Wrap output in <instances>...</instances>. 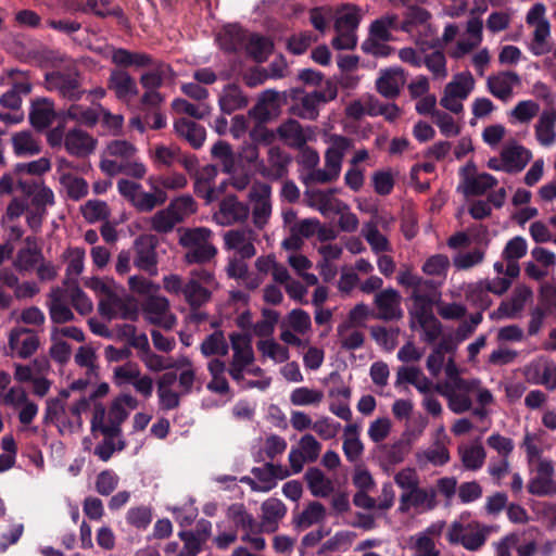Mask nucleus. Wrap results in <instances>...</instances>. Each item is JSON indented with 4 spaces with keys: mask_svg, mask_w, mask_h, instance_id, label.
I'll return each instance as SVG.
<instances>
[{
    "mask_svg": "<svg viewBox=\"0 0 556 556\" xmlns=\"http://www.w3.org/2000/svg\"><path fill=\"white\" fill-rule=\"evenodd\" d=\"M546 8L543 3L533 4L526 15V23L533 28L532 39L528 45L529 51L535 55H544L552 50L548 42L551 38V23L545 16Z\"/></svg>",
    "mask_w": 556,
    "mask_h": 556,
    "instance_id": "9d476101",
    "label": "nucleus"
},
{
    "mask_svg": "<svg viewBox=\"0 0 556 556\" xmlns=\"http://www.w3.org/2000/svg\"><path fill=\"white\" fill-rule=\"evenodd\" d=\"M326 142L329 147L325 153V167L308 173L306 181L326 184L339 177L343 157L351 148L352 141L341 135H328Z\"/></svg>",
    "mask_w": 556,
    "mask_h": 556,
    "instance_id": "0eeeda50",
    "label": "nucleus"
},
{
    "mask_svg": "<svg viewBox=\"0 0 556 556\" xmlns=\"http://www.w3.org/2000/svg\"><path fill=\"white\" fill-rule=\"evenodd\" d=\"M326 516V509L319 502H311L302 513L294 518V525L296 528L304 530L307 529L321 520Z\"/></svg>",
    "mask_w": 556,
    "mask_h": 556,
    "instance_id": "052dcab7",
    "label": "nucleus"
},
{
    "mask_svg": "<svg viewBox=\"0 0 556 556\" xmlns=\"http://www.w3.org/2000/svg\"><path fill=\"white\" fill-rule=\"evenodd\" d=\"M458 455L464 468L471 471L481 469L486 458V452L479 441L459 445Z\"/></svg>",
    "mask_w": 556,
    "mask_h": 556,
    "instance_id": "49530a36",
    "label": "nucleus"
},
{
    "mask_svg": "<svg viewBox=\"0 0 556 556\" xmlns=\"http://www.w3.org/2000/svg\"><path fill=\"white\" fill-rule=\"evenodd\" d=\"M342 450L345 458L350 463H357L364 454V444L361 440V426L357 424H348L343 428Z\"/></svg>",
    "mask_w": 556,
    "mask_h": 556,
    "instance_id": "4c0bfd02",
    "label": "nucleus"
},
{
    "mask_svg": "<svg viewBox=\"0 0 556 556\" xmlns=\"http://www.w3.org/2000/svg\"><path fill=\"white\" fill-rule=\"evenodd\" d=\"M469 166L464 168L460 186L463 193L467 197L482 195L497 185V179L488 173H467Z\"/></svg>",
    "mask_w": 556,
    "mask_h": 556,
    "instance_id": "7c9ffc66",
    "label": "nucleus"
},
{
    "mask_svg": "<svg viewBox=\"0 0 556 556\" xmlns=\"http://www.w3.org/2000/svg\"><path fill=\"white\" fill-rule=\"evenodd\" d=\"M277 135L287 146L298 149L303 148L308 135L301 124L295 119H288L277 128Z\"/></svg>",
    "mask_w": 556,
    "mask_h": 556,
    "instance_id": "de8ad7c7",
    "label": "nucleus"
},
{
    "mask_svg": "<svg viewBox=\"0 0 556 556\" xmlns=\"http://www.w3.org/2000/svg\"><path fill=\"white\" fill-rule=\"evenodd\" d=\"M9 346L11 354L20 358L30 357L39 348V338L30 329L16 327L10 331Z\"/></svg>",
    "mask_w": 556,
    "mask_h": 556,
    "instance_id": "5701e85b",
    "label": "nucleus"
},
{
    "mask_svg": "<svg viewBox=\"0 0 556 556\" xmlns=\"http://www.w3.org/2000/svg\"><path fill=\"white\" fill-rule=\"evenodd\" d=\"M176 383V372L167 371L156 381V393L159 405L162 410H172L180 405L181 393L179 389H174Z\"/></svg>",
    "mask_w": 556,
    "mask_h": 556,
    "instance_id": "a878e982",
    "label": "nucleus"
},
{
    "mask_svg": "<svg viewBox=\"0 0 556 556\" xmlns=\"http://www.w3.org/2000/svg\"><path fill=\"white\" fill-rule=\"evenodd\" d=\"M218 175V169L215 165L203 166L195 176L194 193L205 200L206 203H212L214 198L211 190L214 186L215 179Z\"/></svg>",
    "mask_w": 556,
    "mask_h": 556,
    "instance_id": "864d4df0",
    "label": "nucleus"
},
{
    "mask_svg": "<svg viewBox=\"0 0 556 556\" xmlns=\"http://www.w3.org/2000/svg\"><path fill=\"white\" fill-rule=\"evenodd\" d=\"M305 198L307 205L323 215L339 213L340 206H342V202L333 197V190H307Z\"/></svg>",
    "mask_w": 556,
    "mask_h": 556,
    "instance_id": "ea45409f",
    "label": "nucleus"
},
{
    "mask_svg": "<svg viewBox=\"0 0 556 556\" xmlns=\"http://www.w3.org/2000/svg\"><path fill=\"white\" fill-rule=\"evenodd\" d=\"M469 517V513H463L460 520L453 521L446 532V539L451 544L462 545L469 552L480 551L486 543L488 538L497 527L483 525L477 520L464 522Z\"/></svg>",
    "mask_w": 556,
    "mask_h": 556,
    "instance_id": "423d86ee",
    "label": "nucleus"
},
{
    "mask_svg": "<svg viewBox=\"0 0 556 556\" xmlns=\"http://www.w3.org/2000/svg\"><path fill=\"white\" fill-rule=\"evenodd\" d=\"M305 480L312 495L328 497L333 492V482L319 468H309L305 472Z\"/></svg>",
    "mask_w": 556,
    "mask_h": 556,
    "instance_id": "5fc2aeb1",
    "label": "nucleus"
},
{
    "mask_svg": "<svg viewBox=\"0 0 556 556\" xmlns=\"http://www.w3.org/2000/svg\"><path fill=\"white\" fill-rule=\"evenodd\" d=\"M546 8L543 3L533 4L526 15V23L533 28L532 39L528 45L529 51L535 55H544L552 50L548 42L551 38V23L545 16Z\"/></svg>",
    "mask_w": 556,
    "mask_h": 556,
    "instance_id": "9b49d317",
    "label": "nucleus"
},
{
    "mask_svg": "<svg viewBox=\"0 0 556 556\" xmlns=\"http://www.w3.org/2000/svg\"><path fill=\"white\" fill-rule=\"evenodd\" d=\"M438 505L437 491L432 486L421 488L420 485L405 493L399 498L397 513L402 515L412 511L422 514L433 510Z\"/></svg>",
    "mask_w": 556,
    "mask_h": 556,
    "instance_id": "4468645a",
    "label": "nucleus"
},
{
    "mask_svg": "<svg viewBox=\"0 0 556 556\" xmlns=\"http://www.w3.org/2000/svg\"><path fill=\"white\" fill-rule=\"evenodd\" d=\"M556 110H544L534 125V132L538 142L549 148L556 142Z\"/></svg>",
    "mask_w": 556,
    "mask_h": 556,
    "instance_id": "a19ab883",
    "label": "nucleus"
},
{
    "mask_svg": "<svg viewBox=\"0 0 556 556\" xmlns=\"http://www.w3.org/2000/svg\"><path fill=\"white\" fill-rule=\"evenodd\" d=\"M256 240L257 233L249 227L231 229L224 235L225 248L235 251L241 258H251L256 254Z\"/></svg>",
    "mask_w": 556,
    "mask_h": 556,
    "instance_id": "6ab92c4d",
    "label": "nucleus"
},
{
    "mask_svg": "<svg viewBox=\"0 0 556 556\" xmlns=\"http://www.w3.org/2000/svg\"><path fill=\"white\" fill-rule=\"evenodd\" d=\"M17 187L26 198L30 199L31 206L37 211L46 212L48 206L54 204L52 189L42 181L18 180Z\"/></svg>",
    "mask_w": 556,
    "mask_h": 556,
    "instance_id": "393cba45",
    "label": "nucleus"
},
{
    "mask_svg": "<svg viewBox=\"0 0 556 556\" xmlns=\"http://www.w3.org/2000/svg\"><path fill=\"white\" fill-rule=\"evenodd\" d=\"M466 299L481 311L490 307L492 300L484 280L469 283L465 290Z\"/></svg>",
    "mask_w": 556,
    "mask_h": 556,
    "instance_id": "0e129e2a",
    "label": "nucleus"
},
{
    "mask_svg": "<svg viewBox=\"0 0 556 556\" xmlns=\"http://www.w3.org/2000/svg\"><path fill=\"white\" fill-rule=\"evenodd\" d=\"M261 528L266 532H275L279 521L286 516V505L276 497L267 498L261 506Z\"/></svg>",
    "mask_w": 556,
    "mask_h": 556,
    "instance_id": "79ce46f5",
    "label": "nucleus"
},
{
    "mask_svg": "<svg viewBox=\"0 0 556 556\" xmlns=\"http://www.w3.org/2000/svg\"><path fill=\"white\" fill-rule=\"evenodd\" d=\"M89 407V399L80 396L68 404H62L60 400H48L45 410V421L53 422L59 431L74 433L83 427L81 414Z\"/></svg>",
    "mask_w": 556,
    "mask_h": 556,
    "instance_id": "39448f33",
    "label": "nucleus"
},
{
    "mask_svg": "<svg viewBox=\"0 0 556 556\" xmlns=\"http://www.w3.org/2000/svg\"><path fill=\"white\" fill-rule=\"evenodd\" d=\"M172 369L176 370V383L182 394L189 395L194 390H201L202 381L198 375V369L188 356L177 357Z\"/></svg>",
    "mask_w": 556,
    "mask_h": 556,
    "instance_id": "4be33fe9",
    "label": "nucleus"
},
{
    "mask_svg": "<svg viewBox=\"0 0 556 556\" xmlns=\"http://www.w3.org/2000/svg\"><path fill=\"white\" fill-rule=\"evenodd\" d=\"M85 287L92 290L99 298V313L108 319L132 320L138 315L136 301L126 290L112 278L90 277L85 280Z\"/></svg>",
    "mask_w": 556,
    "mask_h": 556,
    "instance_id": "f257e3e1",
    "label": "nucleus"
},
{
    "mask_svg": "<svg viewBox=\"0 0 556 556\" xmlns=\"http://www.w3.org/2000/svg\"><path fill=\"white\" fill-rule=\"evenodd\" d=\"M402 296L393 288L380 290L375 294L374 305L377 309L375 317L381 320H399L403 317L401 307Z\"/></svg>",
    "mask_w": 556,
    "mask_h": 556,
    "instance_id": "412c9836",
    "label": "nucleus"
},
{
    "mask_svg": "<svg viewBox=\"0 0 556 556\" xmlns=\"http://www.w3.org/2000/svg\"><path fill=\"white\" fill-rule=\"evenodd\" d=\"M24 243L25 247L17 251L13 261V267L20 273L31 271L42 260V252L36 237H26Z\"/></svg>",
    "mask_w": 556,
    "mask_h": 556,
    "instance_id": "c85d7f7f",
    "label": "nucleus"
},
{
    "mask_svg": "<svg viewBox=\"0 0 556 556\" xmlns=\"http://www.w3.org/2000/svg\"><path fill=\"white\" fill-rule=\"evenodd\" d=\"M63 257L67 262L65 270L66 279L64 283L77 282V278L85 269V249L79 247H70L64 251Z\"/></svg>",
    "mask_w": 556,
    "mask_h": 556,
    "instance_id": "3c124183",
    "label": "nucleus"
},
{
    "mask_svg": "<svg viewBox=\"0 0 556 556\" xmlns=\"http://www.w3.org/2000/svg\"><path fill=\"white\" fill-rule=\"evenodd\" d=\"M533 476L528 481V492L535 496L556 495V472L552 459H540L533 465Z\"/></svg>",
    "mask_w": 556,
    "mask_h": 556,
    "instance_id": "2eb2a0df",
    "label": "nucleus"
},
{
    "mask_svg": "<svg viewBox=\"0 0 556 556\" xmlns=\"http://www.w3.org/2000/svg\"><path fill=\"white\" fill-rule=\"evenodd\" d=\"M67 300L68 298L65 289L54 287L50 290L47 307L52 323L65 324L75 319L73 311L67 305Z\"/></svg>",
    "mask_w": 556,
    "mask_h": 556,
    "instance_id": "bb28decb",
    "label": "nucleus"
},
{
    "mask_svg": "<svg viewBox=\"0 0 556 556\" xmlns=\"http://www.w3.org/2000/svg\"><path fill=\"white\" fill-rule=\"evenodd\" d=\"M465 34L467 37L459 39L453 51L454 58H462L481 45L483 40L482 20L478 16L469 18L466 23Z\"/></svg>",
    "mask_w": 556,
    "mask_h": 556,
    "instance_id": "c756f323",
    "label": "nucleus"
},
{
    "mask_svg": "<svg viewBox=\"0 0 556 556\" xmlns=\"http://www.w3.org/2000/svg\"><path fill=\"white\" fill-rule=\"evenodd\" d=\"M413 304L409 309L410 327L417 329V326L426 320L435 317L433 314V298L422 293L420 290L412 292Z\"/></svg>",
    "mask_w": 556,
    "mask_h": 556,
    "instance_id": "e433bc0d",
    "label": "nucleus"
},
{
    "mask_svg": "<svg viewBox=\"0 0 556 556\" xmlns=\"http://www.w3.org/2000/svg\"><path fill=\"white\" fill-rule=\"evenodd\" d=\"M475 87V79L470 72L456 74L453 79L446 84L444 90L463 101L470 94Z\"/></svg>",
    "mask_w": 556,
    "mask_h": 556,
    "instance_id": "13d9d810",
    "label": "nucleus"
},
{
    "mask_svg": "<svg viewBox=\"0 0 556 556\" xmlns=\"http://www.w3.org/2000/svg\"><path fill=\"white\" fill-rule=\"evenodd\" d=\"M361 20V9L354 4H343L337 9L334 21L337 36L332 40L334 49L352 50L356 47V30Z\"/></svg>",
    "mask_w": 556,
    "mask_h": 556,
    "instance_id": "6e6552de",
    "label": "nucleus"
},
{
    "mask_svg": "<svg viewBox=\"0 0 556 556\" xmlns=\"http://www.w3.org/2000/svg\"><path fill=\"white\" fill-rule=\"evenodd\" d=\"M67 298L76 312L83 316L90 314L93 309L92 301L88 295L78 287L77 282L66 283Z\"/></svg>",
    "mask_w": 556,
    "mask_h": 556,
    "instance_id": "338daca9",
    "label": "nucleus"
},
{
    "mask_svg": "<svg viewBox=\"0 0 556 556\" xmlns=\"http://www.w3.org/2000/svg\"><path fill=\"white\" fill-rule=\"evenodd\" d=\"M218 104L225 114H231L235 111L248 106L249 98L244 94L240 86L236 84L226 85L219 93Z\"/></svg>",
    "mask_w": 556,
    "mask_h": 556,
    "instance_id": "37998d69",
    "label": "nucleus"
},
{
    "mask_svg": "<svg viewBox=\"0 0 556 556\" xmlns=\"http://www.w3.org/2000/svg\"><path fill=\"white\" fill-rule=\"evenodd\" d=\"M362 233L375 254L392 251V245L388 238L379 231L375 223L365 224Z\"/></svg>",
    "mask_w": 556,
    "mask_h": 556,
    "instance_id": "680f3d73",
    "label": "nucleus"
},
{
    "mask_svg": "<svg viewBox=\"0 0 556 556\" xmlns=\"http://www.w3.org/2000/svg\"><path fill=\"white\" fill-rule=\"evenodd\" d=\"M229 342L232 350V357L227 370L233 381L242 383L245 370L255 359L252 341L248 334L232 332L229 334Z\"/></svg>",
    "mask_w": 556,
    "mask_h": 556,
    "instance_id": "f8f14e48",
    "label": "nucleus"
},
{
    "mask_svg": "<svg viewBox=\"0 0 556 556\" xmlns=\"http://www.w3.org/2000/svg\"><path fill=\"white\" fill-rule=\"evenodd\" d=\"M174 128L176 134L187 140L194 149L203 146L206 132L204 127L198 123L188 118H179L175 122Z\"/></svg>",
    "mask_w": 556,
    "mask_h": 556,
    "instance_id": "8fccbe9b",
    "label": "nucleus"
},
{
    "mask_svg": "<svg viewBox=\"0 0 556 556\" xmlns=\"http://www.w3.org/2000/svg\"><path fill=\"white\" fill-rule=\"evenodd\" d=\"M250 207L238 200L233 194L226 195L219 203L218 210L214 213V220L222 226H230L243 223L248 219Z\"/></svg>",
    "mask_w": 556,
    "mask_h": 556,
    "instance_id": "aec40b11",
    "label": "nucleus"
},
{
    "mask_svg": "<svg viewBox=\"0 0 556 556\" xmlns=\"http://www.w3.org/2000/svg\"><path fill=\"white\" fill-rule=\"evenodd\" d=\"M227 517L239 529L245 532H256L258 525L254 517L247 511L242 504H232L227 509Z\"/></svg>",
    "mask_w": 556,
    "mask_h": 556,
    "instance_id": "e2e57ef3",
    "label": "nucleus"
},
{
    "mask_svg": "<svg viewBox=\"0 0 556 556\" xmlns=\"http://www.w3.org/2000/svg\"><path fill=\"white\" fill-rule=\"evenodd\" d=\"M55 118L54 104L49 99H38L31 103L29 122L37 130L48 128Z\"/></svg>",
    "mask_w": 556,
    "mask_h": 556,
    "instance_id": "c03bdc74",
    "label": "nucleus"
},
{
    "mask_svg": "<svg viewBox=\"0 0 556 556\" xmlns=\"http://www.w3.org/2000/svg\"><path fill=\"white\" fill-rule=\"evenodd\" d=\"M142 313L148 323L164 329H172L177 321L176 316L170 312L169 301L162 295L149 296L142 305Z\"/></svg>",
    "mask_w": 556,
    "mask_h": 556,
    "instance_id": "dca6fc26",
    "label": "nucleus"
},
{
    "mask_svg": "<svg viewBox=\"0 0 556 556\" xmlns=\"http://www.w3.org/2000/svg\"><path fill=\"white\" fill-rule=\"evenodd\" d=\"M528 251V243L521 236H516L507 241L502 251V258L506 261V275L510 277H518L520 274V266L518 261L522 258Z\"/></svg>",
    "mask_w": 556,
    "mask_h": 556,
    "instance_id": "473e14b6",
    "label": "nucleus"
},
{
    "mask_svg": "<svg viewBox=\"0 0 556 556\" xmlns=\"http://www.w3.org/2000/svg\"><path fill=\"white\" fill-rule=\"evenodd\" d=\"M45 84L49 91L72 101L79 100L85 92L81 89L79 73L74 68L47 73Z\"/></svg>",
    "mask_w": 556,
    "mask_h": 556,
    "instance_id": "ddd939ff",
    "label": "nucleus"
},
{
    "mask_svg": "<svg viewBox=\"0 0 556 556\" xmlns=\"http://www.w3.org/2000/svg\"><path fill=\"white\" fill-rule=\"evenodd\" d=\"M532 296V291L527 286H517L510 298L503 301L496 311L492 313L493 318H516L525 308L526 303Z\"/></svg>",
    "mask_w": 556,
    "mask_h": 556,
    "instance_id": "cd10ccee",
    "label": "nucleus"
},
{
    "mask_svg": "<svg viewBox=\"0 0 556 556\" xmlns=\"http://www.w3.org/2000/svg\"><path fill=\"white\" fill-rule=\"evenodd\" d=\"M157 238L153 235H141L134 243L135 248V266L151 276L157 274Z\"/></svg>",
    "mask_w": 556,
    "mask_h": 556,
    "instance_id": "f3484780",
    "label": "nucleus"
},
{
    "mask_svg": "<svg viewBox=\"0 0 556 556\" xmlns=\"http://www.w3.org/2000/svg\"><path fill=\"white\" fill-rule=\"evenodd\" d=\"M11 143L16 156L27 157L37 155L41 151V143L29 130L17 131L12 135Z\"/></svg>",
    "mask_w": 556,
    "mask_h": 556,
    "instance_id": "09e8293b",
    "label": "nucleus"
},
{
    "mask_svg": "<svg viewBox=\"0 0 556 556\" xmlns=\"http://www.w3.org/2000/svg\"><path fill=\"white\" fill-rule=\"evenodd\" d=\"M434 390L442 395L448 409L454 414H464L473 406V400L481 404H493L494 396L478 378H456L437 383Z\"/></svg>",
    "mask_w": 556,
    "mask_h": 556,
    "instance_id": "f03ea898",
    "label": "nucleus"
},
{
    "mask_svg": "<svg viewBox=\"0 0 556 556\" xmlns=\"http://www.w3.org/2000/svg\"><path fill=\"white\" fill-rule=\"evenodd\" d=\"M416 460L421 466L427 464L443 466L450 460V452L445 442L438 438L429 448L416 453Z\"/></svg>",
    "mask_w": 556,
    "mask_h": 556,
    "instance_id": "603ef678",
    "label": "nucleus"
},
{
    "mask_svg": "<svg viewBox=\"0 0 556 556\" xmlns=\"http://www.w3.org/2000/svg\"><path fill=\"white\" fill-rule=\"evenodd\" d=\"M501 156L504 160L505 172L515 174L521 172L532 159L529 149L518 143H509L503 148Z\"/></svg>",
    "mask_w": 556,
    "mask_h": 556,
    "instance_id": "c9c22d12",
    "label": "nucleus"
},
{
    "mask_svg": "<svg viewBox=\"0 0 556 556\" xmlns=\"http://www.w3.org/2000/svg\"><path fill=\"white\" fill-rule=\"evenodd\" d=\"M218 289L215 276L206 269H194L185 282L184 299L191 308H199L211 301Z\"/></svg>",
    "mask_w": 556,
    "mask_h": 556,
    "instance_id": "1a4fd4ad",
    "label": "nucleus"
},
{
    "mask_svg": "<svg viewBox=\"0 0 556 556\" xmlns=\"http://www.w3.org/2000/svg\"><path fill=\"white\" fill-rule=\"evenodd\" d=\"M359 328L344 323L338 325L337 337L343 350L354 351L363 346L365 334Z\"/></svg>",
    "mask_w": 556,
    "mask_h": 556,
    "instance_id": "6e6d98bb",
    "label": "nucleus"
},
{
    "mask_svg": "<svg viewBox=\"0 0 556 556\" xmlns=\"http://www.w3.org/2000/svg\"><path fill=\"white\" fill-rule=\"evenodd\" d=\"M200 351L204 357L226 356L229 352V343L224 332L217 330L203 339Z\"/></svg>",
    "mask_w": 556,
    "mask_h": 556,
    "instance_id": "4d7b16f0",
    "label": "nucleus"
},
{
    "mask_svg": "<svg viewBox=\"0 0 556 556\" xmlns=\"http://www.w3.org/2000/svg\"><path fill=\"white\" fill-rule=\"evenodd\" d=\"M424 65L430 72L433 80L443 81L448 76L446 58L441 51H433L426 54Z\"/></svg>",
    "mask_w": 556,
    "mask_h": 556,
    "instance_id": "774afa93",
    "label": "nucleus"
},
{
    "mask_svg": "<svg viewBox=\"0 0 556 556\" xmlns=\"http://www.w3.org/2000/svg\"><path fill=\"white\" fill-rule=\"evenodd\" d=\"M139 405L131 394H122L113 400L109 410L103 404H94L91 418V431H100L105 437H117L122 424Z\"/></svg>",
    "mask_w": 556,
    "mask_h": 556,
    "instance_id": "20e7f679",
    "label": "nucleus"
},
{
    "mask_svg": "<svg viewBox=\"0 0 556 556\" xmlns=\"http://www.w3.org/2000/svg\"><path fill=\"white\" fill-rule=\"evenodd\" d=\"M405 81L404 71L400 67H392L381 71L376 86L381 96L393 99L400 94L401 88L405 85Z\"/></svg>",
    "mask_w": 556,
    "mask_h": 556,
    "instance_id": "f704fd0d",
    "label": "nucleus"
},
{
    "mask_svg": "<svg viewBox=\"0 0 556 556\" xmlns=\"http://www.w3.org/2000/svg\"><path fill=\"white\" fill-rule=\"evenodd\" d=\"M540 112V105L533 100L519 101L508 113L511 124H529Z\"/></svg>",
    "mask_w": 556,
    "mask_h": 556,
    "instance_id": "bf43d9fd",
    "label": "nucleus"
},
{
    "mask_svg": "<svg viewBox=\"0 0 556 556\" xmlns=\"http://www.w3.org/2000/svg\"><path fill=\"white\" fill-rule=\"evenodd\" d=\"M521 85V78L516 72L505 71L486 78V89L496 99L507 102L511 99L514 88Z\"/></svg>",
    "mask_w": 556,
    "mask_h": 556,
    "instance_id": "b1692460",
    "label": "nucleus"
},
{
    "mask_svg": "<svg viewBox=\"0 0 556 556\" xmlns=\"http://www.w3.org/2000/svg\"><path fill=\"white\" fill-rule=\"evenodd\" d=\"M108 88L123 102H129L138 94L136 80L127 72L122 70L111 72Z\"/></svg>",
    "mask_w": 556,
    "mask_h": 556,
    "instance_id": "2f4dec72",
    "label": "nucleus"
},
{
    "mask_svg": "<svg viewBox=\"0 0 556 556\" xmlns=\"http://www.w3.org/2000/svg\"><path fill=\"white\" fill-rule=\"evenodd\" d=\"M267 162L268 165H265V163L261 161L258 170L265 177L278 179L287 173L291 159L280 148L271 147L268 150Z\"/></svg>",
    "mask_w": 556,
    "mask_h": 556,
    "instance_id": "58836bf2",
    "label": "nucleus"
},
{
    "mask_svg": "<svg viewBox=\"0 0 556 556\" xmlns=\"http://www.w3.org/2000/svg\"><path fill=\"white\" fill-rule=\"evenodd\" d=\"M279 108V93L274 89H266L260 94L256 104L249 111V116L258 123H265L276 115Z\"/></svg>",
    "mask_w": 556,
    "mask_h": 556,
    "instance_id": "72a5a7b5",
    "label": "nucleus"
},
{
    "mask_svg": "<svg viewBox=\"0 0 556 556\" xmlns=\"http://www.w3.org/2000/svg\"><path fill=\"white\" fill-rule=\"evenodd\" d=\"M271 188L269 185L255 184L249 193L252 203V219L256 228L262 229L271 215Z\"/></svg>",
    "mask_w": 556,
    "mask_h": 556,
    "instance_id": "a211bd4d",
    "label": "nucleus"
},
{
    "mask_svg": "<svg viewBox=\"0 0 556 556\" xmlns=\"http://www.w3.org/2000/svg\"><path fill=\"white\" fill-rule=\"evenodd\" d=\"M167 194L165 191H157L156 193L147 192L142 187L137 192L131 201V204L140 212H150L157 205L166 202Z\"/></svg>",
    "mask_w": 556,
    "mask_h": 556,
    "instance_id": "69168bd1",
    "label": "nucleus"
},
{
    "mask_svg": "<svg viewBox=\"0 0 556 556\" xmlns=\"http://www.w3.org/2000/svg\"><path fill=\"white\" fill-rule=\"evenodd\" d=\"M66 151L75 156H86L94 150V140L80 129H72L64 137Z\"/></svg>",
    "mask_w": 556,
    "mask_h": 556,
    "instance_id": "a18cd8bd",
    "label": "nucleus"
},
{
    "mask_svg": "<svg viewBox=\"0 0 556 556\" xmlns=\"http://www.w3.org/2000/svg\"><path fill=\"white\" fill-rule=\"evenodd\" d=\"M100 168L110 176L126 174L137 179L147 173L144 164L138 160V149L125 139H114L106 143Z\"/></svg>",
    "mask_w": 556,
    "mask_h": 556,
    "instance_id": "7ed1b4c3",
    "label": "nucleus"
}]
</instances>
